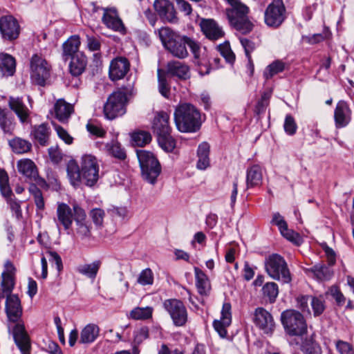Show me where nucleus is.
Instances as JSON below:
<instances>
[{
  "instance_id": "0eeeda50",
  "label": "nucleus",
  "mask_w": 354,
  "mask_h": 354,
  "mask_svg": "<svg viewBox=\"0 0 354 354\" xmlns=\"http://www.w3.org/2000/svg\"><path fill=\"white\" fill-rule=\"evenodd\" d=\"M137 157L142 178L151 185H155L161 173V166L154 155L148 151L137 150Z\"/></svg>"
},
{
  "instance_id": "5fc2aeb1",
  "label": "nucleus",
  "mask_w": 354,
  "mask_h": 354,
  "mask_svg": "<svg viewBox=\"0 0 354 354\" xmlns=\"http://www.w3.org/2000/svg\"><path fill=\"white\" fill-rule=\"evenodd\" d=\"M217 48L221 55L226 59L227 62L233 63L234 62L235 55L232 51L230 44L228 42L218 45Z\"/></svg>"
},
{
  "instance_id": "603ef678",
  "label": "nucleus",
  "mask_w": 354,
  "mask_h": 354,
  "mask_svg": "<svg viewBox=\"0 0 354 354\" xmlns=\"http://www.w3.org/2000/svg\"><path fill=\"white\" fill-rule=\"evenodd\" d=\"M14 286V277L10 273H2L1 286L3 292L6 295L12 294Z\"/></svg>"
},
{
  "instance_id": "49530a36",
  "label": "nucleus",
  "mask_w": 354,
  "mask_h": 354,
  "mask_svg": "<svg viewBox=\"0 0 354 354\" xmlns=\"http://www.w3.org/2000/svg\"><path fill=\"white\" fill-rule=\"evenodd\" d=\"M240 41H241V44L242 45L243 48H244L245 55L248 58V66L249 69L250 70L251 73H252L253 71H254V64H253L250 54L252 51L254 50V49L256 48L255 44L253 41H252L250 39H246V38H241L240 39Z\"/></svg>"
},
{
  "instance_id": "9d476101",
  "label": "nucleus",
  "mask_w": 354,
  "mask_h": 354,
  "mask_svg": "<svg viewBox=\"0 0 354 354\" xmlns=\"http://www.w3.org/2000/svg\"><path fill=\"white\" fill-rule=\"evenodd\" d=\"M30 68L32 82L44 86L50 75V65L42 56L35 54L30 58Z\"/></svg>"
},
{
  "instance_id": "bf43d9fd",
  "label": "nucleus",
  "mask_w": 354,
  "mask_h": 354,
  "mask_svg": "<svg viewBox=\"0 0 354 354\" xmlns=\"http://www.w3.org/2000/svg\"><path fill=\"white\" fill-rule=\"evenodd\" d=\"M89 216L96 226L101 227L102 225L105 216V213L103 209L100 208H94L90 212Z\"/></svg>"
},
{
  "instance_id": "de8ad7c7",
  "label": "nucleus",
  "mask_w": 354,
  "mask_h": 354,
  "mask_svg": "<svg viewBox=\"0 0 354 354\" xmlns=\"http://www.w3.org/2000/svg\"><path fill=\"white\" fill-rule=\"evenodd\" d=\"M29 192L33 197L37 209L43 211L45 208V202L41 191L35 185L32 184L29 187Z\"/></svg>"
},
{
  "instance_id": "a211bd4d",
  "label": "nucleus",
  "mask_w": 354,
  "mask_h": 354,
  "mask_svg": "<svg viewBox=\"0 0 354 354\" xmlns=\"http://www.w3.org/2000/svg\"><path fill=\"white\" fill-rule=\"evenodd\" d=\"M129 68L130 63L126 57H115L110 63L109 77L112 81L122 79L129 72Z\"/></svg>"
},
{
  "instance_id": "bb28decb",
  "label": "nucleus",
  "mask_w": 354,
  "mask_h": 354,
  "mask_svg": "<svg viewBox=\"0 0 354 354\" xmlns=\"http://www.w3.org/2000/svg\"><path fill=\"white\" fill-rule=\"evenodd\" d=\"M68 65L69 73L72 76L78 77L86 70L87 66V57L84 53H77L76 55L70 58Z\"/></svg>"
},
{
  "instance_id": "ea45409f",
  "label": "nucleus",
  "mask_w": 354,
  "mask_h": 354,
  "mask_svg": "<svg viewBox=\"0 0 354 354\" xmlns=\"http://www.w3.org/2000/svg\"><path fill=\"white\" fill-rule=\"evenodd\" d=\"M262 294L267 297L270 303H274L279 294L278 285L274 282H268L262 287Z\"/></svg>"
},
{
  "instance_id": "0e129e2a",
  "label": "nucleus",
  "mask_w": 354,
  "mask_h": 354,
  "mask_svg": "<svg viewBox=\"0 0 354 354\" xmlns=\"http://www.w3.org/2000/svg\"><path fill=\"white\" fill-rule=\"evenodd\" d=\"M311 297V296L308 295H301L297 297V306L303 313L310 314V310L308 307V301H310Z\"/></svg>"
},
{
  "instance_id": "2eb2a0df",
  "label": "nucleus",
  "mask_w": 354,
  "mask_h": 354,
  "mask_svg": "<svg viewBox=\"0 0 354 354\" xmlns=\"http://www.w3.org/2000/svg\"><path fill=\"white\" fill-rule=\"evenodd\" d=\"M254 322L266 334H272L275 328V322L272 315L261 307L255 309Z\"/></svg>"
},
{
  "instance_id": "e2e57ef3",
  "label": "nucleus",
  "mask_w": 354,
  "mask_h": 354,
  "mask_svg": "<svg viewBox=\"0 0 354 354\" xmlns=\"http://www.w3.org/2000/svg\"><path fill=\"white\" fill-rule=\"evenodd\" d=\"M283 127L288 135L292 136L296 133L297 126L292 116L290 115L286 116Z\"/></svg>"
},
{
  "instance_id": "4d7b16f0",
  "label": "nucleus",
  "mask_w": 354,
  "mask_h": 354,
  "mask_svg": "<svg viewBox=\"0 0 354 354\" xmlns=\"http://www.w3.org/2000/svg\"><path fill=\"white\" fill-rule=\"evenodd\" d=\"M326 295H331L338 306H343L346 302V298L341 292L338 287L333 286L326 292Z\"/></svg>"
},
{
  "instance_id": "1a4fd4ad",
  "label": "nucleus",
  "mask_w": 354,
  "mask_h": 354,
  "mask_svg": "<svg viewBox=\"0 0 354 354\" xmlns=\"http://www.w3.org/2000/svg\"><path fill=\"white\" fill-rule=\"evenodd\" d=\"M281 320L285 332L290 336H301L307 331V324L303 315L295 310L282 312Z\"/></svg>"
},
{
  "instance_id": "412c9836",
  "label": "nucleus",
  "mask_w": 354,
  "mask_h": 354,
  "mask_svg": "<svg viewBox=\"0 0 354 354\" xmlns=\"http://www.w3.org/2000/svg\"><path fill=\"white\" fill-rule=\"evenodd\" d=\"M102 20L110 29L120 32L124 31V26L115 8H104Z\"/></svg>"
},
{
  "instance_id": "4be33fe9",
  "label": "nucleus",
  "mask_w": 354,
  "mask_h": 354,
  "mask_svg": "<svg viewBox=\"0 0 354 354\" xmlns=\"http://www.w3.org/2000/svg\"><path fill=\"white\" fill-rule=\"evenodd\" d=\"M203 34L210 40H217L224 35L222 28L218 26L214 19H202L200 23Z\"/></svg>"
},
{
  "instance_id": "ddd939ff",
  "label": "nucleus",
  "mask_w": 354,
  "mask_h": 354,
  "mask_svg": "<svg viewBox=\"0 0 354 354\" xmlns=\"http://www.w3.org/2000/svg\"><path fill=\"white\" fill-rule=\"evenodd\" d=\"M0 191L1 194L7 198V203L16 218L20 219L22 217L20 203L11 198L12 192L9 185V178L7 172L2 169H0Z\"/></svg>"
},
{
  "instance_id": "39448f33",
  "label": "nucleus",
  "mask_w": 354,
  "mask_h": 354,
  "mask_svg": "<svg viewBox=\"0 0 354 354\" xmlns=\"http://www.w3.org/2000/svg\"><path fill=\"white\" fill-rule=\"evenodd\" d=\"M133 95L131 85L122 86L111 93L104 104V117L110 120L123 115L127 111V104L129 97Z\"/></svg>"
},
{
  "instance_id": "aec40b11",
  "label": "nucleus",
  "mask_w": 354,
  "mask_h": 354,
  "mask_svg": "<svg viewBox=\"0 0 354 354\" xmlns=\"http://www.w3.org/2000/svg\"><path fill=\"white\" fill-rule=\"evenodd\" d=\"M334 119L337 128H343L350 122L351 111L345 101L341 100L337 102L334 111Z\"/></svg>"
},
{
  "instance_id": "6e6d98bb",
  "label": "nucleus",
  "mask_w": 354,
  "mask_h": 354,
  "mask_svg": "<svg viewBox=\"0 0 354 354\" xmlns=\"http://www.w3.org/2000/svg\"><path fill=\"white\" fill-rule=\"evenodd\" d=\"M137 282L142 285H151L153 282V274L150 268L143 270L139 274Z\"/></svg>"
},
{
  "instance_id": "a878e982",
  "label": "nucleus",
  "mask_w": 354,
  "mask_h": 354,
  "mask_svg": "<svg viewBox=\"0 0 354 354\" xmlns=\"http://www.w3.org/2000/svg\"><path fill=\"white\" fill-rule=\"evenodd\" d=\"M74 112L73 104L66 102L63 99L57 100L53 106L55 117L61 122H67Z\"/></svg>"
},
{
  "instance_id": "774afa93",
  "label": "nucleus",
  "mask_w": 354,
  "mask_h": 354,
  "mask_svg": "<svg viewBox=\"0 0 354 354\" xmlns=\"http://www.w3.org/2000/svg\"><path fill=\"white\" fill-rule=\"evenodd\" d=\"M87 47L91 51H97L100 49L101 44L100 40L93 37L86 35Z\"/></svg>"
},
{
  "instance_id": "37998d69",
  "label": "nucleus",
  "mask_w": 354,
  "mask_h": 354,
  "mask_svg": "<svg viewBox=\"0 0 354 354\" xmlns=\"http://www.w3.org/2000/svg\"><path fill=\"white\" fill-rule=\"evenodd\" d=\"M100 265V261H95L91 264H85L79 266L77 270L80 273L86 275L89 278L94 279L97 275Z\"/></svg>"
},
{
  "instance_id": "7ed1b4c3",
  "label": "nucleus",
  "mask_w": 354,
  "mask_h": 354,
  "mask_svg": "<svg viewBox=\"0 0 354 354\" xmlns=\"http://www.w3.org/2000/svg\"><path fill=\"white\" fill-rule=\"evenodd\" d=\"M99 163L91 154H84L81 158L80 167L75 160H70L66 165L67 176L73 187L81 184L82 180L86 186H93L99 179Z\"/></svg>"
},
{
  "instance_id": "c85d7f7f",
  "label": "nucleus",
  "mask_w": 354,
  "mask_h": 354,
  "mask_svg": "<svg viewBox=\"0 0 354 354\" xmlns=\"http://www.w3.org/2000/svg\"><path fill=\"white\" fill-rule=\"evenodd\" d=\"M80 44V38L77 35L71 36L65 42H64L62 44V53L63 60L66 62L69 58L76 55V53H80L79 51Z\"/></svg>"
},
{
  "instance_id": "e433bc0d",
  "label": "nucleus",
  "mask_w": 354,
  "mask_h": 354,
  "mask_svg": "<svg viewBox=\"0 0 354 354\" xmlns=\"http://www.w3.org/2000/svg\"><path fill=\"white\" fill-rule=\"evenodd\" d=\"M198 162L196 167L201 170H205L209 166V145L207 142L199 145L197 151Z\"/></svg>"
},
{
  "instance_id": "dca6fc26",
  "label": "nucleus",
  "mask_w": 354,
  "mask_h": 354,
  "mask_svg": "<svg viewBox=\"0 0 354 354\" xmlns=\"http://www.w3.org/2000/svg\"><path fill=\"white\" fill-rule=\"evenodd\" d=\"M0 32L5 39L11 41L17 39L20 32V27L17 19L11 15L1 17Z\"/></svg>"
},
{
  "instance_id": "a19ab883",
  "label": "nucleus",
  "mask_w": 354,
  "mask_h": 354,
  "mask_svg": "<svg viewBox=\"0 0 354 354\" xmlns=\"http://www.w3.org/2000/svg\"><path fill=\"white\" fill-rule=\"evenodd\" d=\"M153 310V308L149 306L136 307L131 310L129 317L136 320L147 319L151 317Z\"/></svg>"
},
{
  "instance_id": "79ce46f5",
  "label": "nucleus",
  "mask_w": 354,
  "mask_h": 354,
  "mask_svg": "<svg viewBox=\"0 0 354 354\" xmlns=\"http://www.w3.org/2000/svg\"><path fill=\"white\" fill-rule=\"evenodd\" d=\"M131 140L133 145L143 147L149 144L151 140V136L146 131H138L131 134Z\"/></svg>"
},
{
  "instance_id": "f3484780",
  "label": "nucleus",
  "mask_w": 354,
  "mask_h": 354,
  "mask_svg": "<svg viewBox=\"0 0 354 354\" xmlns=\"http://www.w3.org/2000/svg\"><path fill=\"white\" fill-rule=\"evenodd\" d=\"M153 7L163 21L169 23H176L178 21L176 9L170 1L156 0L153 3Z\"/></svg>"
},
{
  "instance_id": "8fccbe9b",
  "label": "nucleus",
  "mask_w": 354,
  "mask_h": 354,
  "mask_svg": "<svg viewBox=\"0 0 354 354\" xmlns=\"http://www.w3.org/2000/svg\"><path fill=\"white\" fill-rule=\"evenodd\" d=\"M159 146L167 152H171L176 147V140L170 133L158 138Z\"/></svg>"
},
{
  "instance_id": "f257e3e1",
  "label": "nucleus",
  "mask_w": 354,
  "mask_h": 354,
  "mask_svg": "<svg viewBox=\"0 0 354 354\" xmlns=\"http://www.w3.org/2000/svg\"><path fill=\"white\" fill-rule=\"evenodd\" d=\"M159 38L165 48L174 57L185 59L189 55L187 46L190 48L196 64L199 66L201 75H207L210 71V62L206 57H200L201 48L198 42L192 38L180 35L169 27H162L158 30Z\"/></svg>"
},
{
  "instance_id": "58836bf2",
  "label": "nucleus",
  "mask_w": 354,
  "mask_h": 354,
  "mask_svg": "<svg viewBox=\"0 0 354 354\" xmlns=\"http://www.w3.org/2000/svg\"><path fill=\"white\" fill-rule=\"evenodd\" d=\"M12 151L16 153H24L29 151L32 145L30 142L20 138H15L9 142Z\"/></svg>"
},
{
  "instance_id": "c03bdc74",
  "label": "nucleus",
  "mask_w": 354,
  "mask_h": 354,
  "mask_svg": "<svg viewBox=\"0 0 354 354\" xmlns=\"http://www.w3.org/2000/svg\"><path fill=\"white\" fill-rule=\"evenodd\" d=\"M284 68V62L281 60H276L266 68L263 72V76L266 80H269L274 75L282 72Z\"/></svg>"
},
{
  "instance_id": "3c124183",
  "label": "nucleus",
  "mask_w": 354,
  "mask_h": 354,
  "mask_svg": "<svg viewBox=\"0 0 354 354\" xmlns=\"http://www.w3.org/2000/svg\"><path fill=\"white\" fill-rule=\"evenodd\" d=\"M106 148L109 153L116 158L124 160L126 158V153L118 142H111L106 145Z\"/></svg>"
},
{
  "instance_id": "f03ea898",
  "label": "nucleus",
  "mask_w": 354,
  "mask_h": 354,
  "mask_svg": "<svg viewBox=\"0 0 354 354\" xmlns=\"http://www.w3.org/2000/svg\"><path fill=\"white\" fill-rule=\"evenodd\" d=\"M5 311L7 326L14 341L22 354H30V340L22 320L23 308L17 295H6Z\"/></svg>"
},
{
  "instance_id": "7c9ffc66",
  "label": "nucleus",
  "mask_w": 354,
  "mask_h": 354,
  "mask_svg": "<svg viewBox=\"0 0 354 354\" xmlns=\"http://www.w3.org/2000/svg\"><path fill=\"white\" fill-rule=\"evenodd\" d=\"M17 169L20 174L30 180H36L39 177L37 167L30 159L18 161Z\"/></svg>"
},
{
  "instance_id": "338daca9",
  "label": "nucleus",
  "mask_w": 354,
  "mask_h": 354,
  "mask_svg": "<svg viewBox=\"0 0 354 354\" xmlns=\"http://www.w3.org/2000/svg\"><path fill=\"white\" fill-rule=\"evenodd\" d=\"M55 131L58 136L67 145L73 143V138L61 126L55 125Z\"/></svg>"
},
{
  "instance_id": "b1692460",
  "label": "nucleus",
  "mask_w": 354,
  "mask_h": 354,
  "mask_svg": "<svg viewBox=\"0 0 354 354\" xmlns=\"http://www.w3.org/2000/svg\"><path fill=\"white\" fill-rule=\"evenodd\" d=\"M169 120V114L164 111L159 112L154 118L152 127L158 138L171 133Z\"/></svg>"
},
{
  "instance_id": "72a5a7b5",
  "label": "nucleus",
  "mask_w": 354,
  "mask_h": 354,
  "mask_svg": "<svg viewBox=\"0 0 354 354\" xmlns=\"http://www.w3.org/2000/svg\"><path fill=\"white\" fill-rule=\"evenodd\" d=\"M15 58L7 54L0 53V77L11 76L15 72Z\"/></svg>"
},
{
  "instance_id": "423d86ee",
  "label": "nucleus",
  "mask_w": 354,
  "mask_h": 354,
  "mask_svg": "<svg viewBox=\"0 0 354 354\" xmlns=\"http://www.w3.org/2000/svg\"><path fill=\"white\" fill-rule=\"evenodd\" d=\"M231 5V8L226 9V15L230 24L243 34L250 32L253 28L248 14L249 8L239 0H226Z\"/></svg>"
},
{
  "instance_id": "13d9d810",
  "label": "nucleus",
  "mask_w": 354,
  "mask_h": 354,
  "mask_svg": "<svg viewBox=\"0 0 354 354\" xmlns=\"http://www.w3.org/2000/svg\"><path fill=\"white\" fill-rule=\"evenodd\" d=\"M158 91L165 98L170 97V86H169L165 76L160 74L158 71Z\"/></svg>"
},
{
  "instance_id": "69168bd1",
  "label": "nucleus",
  "mask_w": 354,
  "mask_h": 354,
  "mask_svg": "<svg viewBox=\"0 0 354 354\" xmlns=\"http://www.w3.org/2000/svg\"><path fill=\"white\" fill-rule=\"evenodd\" d=\"M48 155L54 164L59 163L63 158V154L57 146L50 147L48 149Z\"/></svg>"
},
{
  "instance_id": "864d4df0",
  "label": "nucleus",
  "mask_w": 354,
  "mask_h": 354,
  "mask_svg": "<svg viewBox=\"0 0 354 354\" xmlns=\"http://www.w3.org/2000/svg\"><path fill=\"white\" fill-rule=\"evenodd\" d=\"M279 231L283 237L296 245H300L302 243V238L299 234L288 229V225L284 227V230L281 229Z\"/></svg>"
},
{
  "instance_id": "6e6552de",
  "label": "nucleus",
  "mask_w": 354,
  "mask_h": 354,
  "mask_svg": "<svg viewBox=\"0 0 354 354\" xmlns=\"http://www.w3.org/2000/svg\"><path fill=\"white\" fill-rule=\"evenodd\" d=\"M265 269L268 274L274 280L283 283H289L292 281L286 260L278 254H272L266 259Z\"/></svg>"
},
{
  "instance_id": "f704fd0d",
  "label": "nucleus",
  "mask_w": 354,
  "mask_h": 354,
  "mask_svg": "<svg viewBox=\"0 0 354 354\" xmlns=\"http://www.w3.org/2000/svg\"><path fill=\"white\" fill-rule=\"evenodd\" d=\"M30 134L41 145L45 146L48 144L50 134V129L48 124L45 123L35 125L32 127Z\"/></svg>"
},
{
  "instance_id": "09e8293b",
  "label": "nucleus",
  "mask_w": 354,
  "mask_h": 354,
  "mask_svg": "<svg viewBox=\"0 0 354 354\" xmlns=\"http://www.w3.org/2000/svg\"><path fill=\"white\" fill-rule=\"evenodd\" d=\"M310 304L315 317L321 315L325 310L326 302L322 295L319 297H312L310 298Z\"/></svg>"
},
{
  "instance_id": "473e14b6",
  "label": "nucleus",
  "mask_w": 354,
  "mask_h": 354,
  "mask_svg": "<svg viewBox=\"0 0 354 354\" xmlns=\"http://www.w3.org/2000/svg\"><path fill=\"white\" fill-rule=\"evenodd\" d=\"M263 180L262 169L258 165H254L247 169V188L257 187L261 185Z\"/></svg>"
},
{
  "instance_id": "a18cd8bd",
  "label": "nucleus",
  "mask_w": 354,
  "mask_h": 354,
  "mask_svg": "<svg viewBox=\"0 0 354 354\" xmlns=\"http://www.w3.org/2000/svg\"><path fill=\"white\" fill-rule=\"evenodd\" d=\"M301 349L306 354H322L321 347L312 337L302 342Z\"/></svg>"
},
{
  "instance_id": "2f4dec72",
  "label": "nucleus",
  "mask_w": 354,
  "mask_h": 354,
  "mask_svg": "<svg viewBox=\"0 0 354 354\" xmlns=\"http://www.w3.org/2000/svg\"><path fill=\"white\" fill-rule=\"evenodd\" d=\"M196 286L198 292L201 295H207L211 290V284L207 274L197 267H194Z\"/></svg>"
},
{
  "instance_id": "4468645a",
  "label": "nucleus",
  "mask_w": 354,
  "mask_h": 354,
  "mask_svg": "<svg viewBox=\"0 0 354 354\" xmlns=\"http://www.w3.org/2000/svg\"><path fill=\"white\" fill-rule=\"evenodd\" d=\"M73 209L75 222V234L82 239H89L91 236V226L86 221L85 211L77 204L73 205Z\"/></svg>"
},
{
  "instance_id": "9b49d317",
  "label": "nucleus",
  "mask_w": 354,
  "mask_h": 354,
  "mask_svg": "<svg viewBox=\"0 0 354 354\" xmlns=\"http://www.w3.org/2000/svg\"><path fill=\"white\" fill-rule=\"evenodd\" d=\"M164 309L169 313L176 326H183L187 322V310L183 302L176 299H168L163 302Z\"/></svg>"
},
{
  "instance_id": "c9c22d12",
  "label": "nucleus",
  "mask_w": 354,
  "mask_h": 354,
  "mask_svg": "<svg viewBox=\"0 0 354 354\" xmlns=\"http://www.w3.org/2000/svg\"><path fill=\"white\" fill-rule=\"evenodd\" d=\"M100 328L95 324H88L85 326L81 333L79 342L80 344H91L99 336Z\"/></svg>"
},
{
  "instance_id": "c756f323",
  "label": "nucleus",
  "mask_w": 354,
  "mask_h": 354,
  "mask_svg": "<svg viewBox=\"0 0 354 354\" xmlns=\"http://www.w3.org/2000/svg\"><path fill=\"white\" fill-rule=\"evenodd\" d=\"M167 72L173 76L180 80H187L190 77L189 67L185 63L179 61H171L167 63Z\"/></svg>"
},
{
  "instance_id": "393cba45",
  "label": "nucleus",
  "mask_w": 354,
  "mask_h": 354,
  "mask_svg": "<svg viewBox=\"0 0 354 354\" xmlns=\"http://www.w3.org/2000/svg\"><path fill=\"white\" fill-rule=\"evenodd\" d=\"M333 266L325 265L323 263H318L315 266L306 269V272L311 274L314 278L319 281H328L333 274V270L331 268Z\"/></svg>"
},
{
  "instance_id": "6ab92c4d",
  "label": "nucleus",
  "mask_w": 354,
  "mask_h": 354,
  "mask_svg": "<svg viewBox=\"0 0 354 354\" xmlns=\"http://www.w3.org/2000/svg\"><path fill=\"white\" fill-rule=\"evenodd\" d=\"M232 306L228 302L223 304L221 310V317L219 320H214L213 326L215 330L218 333L220 337H225L227 335V327H228L232 322Z\"/></svg>"
},
{
  "instance_id": "680f3d73",
  "label": "nucleus",
  "mask_w": 354,
  "mask_h": 354,
  "mask_svg": "<svg viewBox=\"0 0 354 354\" xmlns=\"http://www.w3.org/2000/svg\"><path fill=\"white\" fill-rule=\"evenodd\" d=\"M134 335V344L136 345L140 344L145 339L149 337V329L146 326L141 327L136 330L133 333Z\"/></svg>"
},
{
  "instance_id": "20e7f679",
  "label": "nucleus",
  "mask_w": 354,
  "mask_h": 354,
  "mask_svg": "<svg viewBox=\"0 0 354 354\" xmlns=\"http://www.w3.org/2000/svg\"><path fill=\"white\" fill-rule=\"evenodd\" d=\"M174 116L176 127L181 132H196L201 127V112L190 103L179 104L175 109Z\"/></svg>"
},
{
  "instance_id": "f8f14e48",
  "label": "nucleus",
  "mask_w": 354,
  "mask_h": 354,
  "mask_svg": "<svg viewBox=\"0 0 354 354\" xmlns=\"http://www.w3.org/2000/svg\"><path fill=\"white\" fill-rule=\"evenodd\" d=\"M285 12L283 2L281 0H274L265 11V23L270 27L279 26L285 19Z\"/></svg>"
},
{
  "instance_id": "052dcab7",
  "label": "nucleus",
  "mask_w": 354,
  "mask_h": 354,
  "mask_svg": "<svg viewBox=\"0 0 354 354\" xmlns=\"http://www.w3.org/2000/svg\"><path fill=\"white\" fill-rule=\"evenodd\" d=\"M335 347L339 354H354L353 346L348 342L343 340H337Z\"/></svg>"
},
{
  "instance_id": "4c0bfd02",
  "label": "nucleus",
  "mask_w": 354,
  "mask_h": 354,
  "mask_svg": "<svg viewBox=\"0 0 354 354\" xmlns=\"http://www.w3.org/2000/svg\"><path fill=\"white\" fill-rule=\"evenodd\" d=\"M0 127L5 133L12 134L15 122L13 117L3 109H0Z\"/></svg>"
},
{
  "instance_id": "5701e85b",
  "label": "nucleus",
  "mask_w": 354,
  "mask_h": 354,
  "mask_svg": "<svg viewBox=\"0 0 354 354\" xmlns=\"http://www.w3.org/2000/svg\"><path fill=\"white\" fill-rule=\"evenodd\" d=\"M57 221L62 225L64 230H68L74 219V211L64 203H58L57 207Z\"/></svg>"
},
{
  "instance_id": "cd10ccee",
  "label": "nucleus",
  "mask_w": 354,
  "mask_h": 354,
  "mask_svg": "<svg viewBox=\"0 0 354 354\" xmlns=\"http://www.w3.org/2000/svg\"><path fill=\"white\" fill-rule=\"evenodd\" d=\"M9 106L16 113L22 123L28 122L30 111L19 97H10Z\"/></svg>"
}]
</instances>
